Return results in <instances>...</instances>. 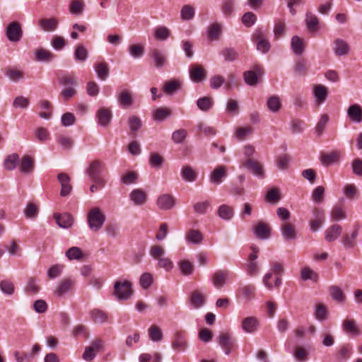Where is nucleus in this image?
<instances>
[{
    "label": "nucleus",
    "mask_w": 362,
    "mask_h": 362,
    "mask_svg": "<svg viewBox=\"0 0 362 362\" xmlns=\"http://www.w3.org/2000/svg\"><path fill=\"white\" fill-rule=\"evenodd\" d=\"M305 23L308 29L310 31L315 32L318 29L319 19L318 18L310 12L306 13Z\"/></svg>",
    "instance_id": "obj_41"
},
{
    "label": "nucleus",
    "mask_w": 362,
    "mask_h": 362,
    "mask_svg": "<svg viewBox=\"0 0 362 362\" xmlns=\"http://www.w3.org/2000/svg\"><path fill=\"white\" fill-rule=\"evenodd\" d=\"M198 108L204 112L209 111L214 105V99L211 97L204 96L197 101Z\"/></svg>",
    "instance_id": "obj_38"
},
{
    "label": "nucleus",
    "mask_w": 362,
    "mask_h": 362,
    "mask_svg": "<svg viewBox=\"0 0 362 362\" xmlns=\"http://www.w3.org/2000/svg\"><path fill=\"white\" fill-rule=\"evenodd\" d=\"M281 232L286 240H293L296 238L297 233L295 226L289 222H284L281 224Z\"/></svg>",
    "instance_id": "obj_18"
},
{
    "label": "nucleus",
    "mask_w": 362,
    "mask_h": 362,
    "mask_svg": "<svg viewBox=\"0 0 362 362\" xmlns=\"http://www.w3.org/2000/svg\"><path fill=\"white\" fill-rule=\"evenodd\" d=\"M181 176L186 182H194L197 177V173L189 166H184L181 170Z\"/></svg>",
    "instance_id": "obj_45"
},
{
    "label": "nucleus",
    "mask_w": 362,
    "mask_h": 362,
    "mask_svg": "<svg viewBox=\"0 0 362 362\" xmlns=\"http://www.w3.org/2000/svg\"><path fill=\"white\" fill-rule=\"evenodd\" d=\"M330 216L332 221H339L346 218V213L341 206L335 205L332 209Z\"/></svg>",
    "instance_id": "obj_49"
},
{
    "label": "nucleus",
    "mask_w": 362,
    "mask_h": 362,
    "mask_svg": "<svg viewBox=\"0 0 362 362\" xmlns=\"http://www.w3.org/2000/svg\"><path fill=\"white\" fill-rule=\"evenodd\" d=\"M182 83L178 80H171L164 83L163 90L167 95H173L180 89Z\"/></svg>",
    "instance_id": "obj_31"
},
{
    "label": "nucleus",
    "mask_w": 362,
    "mask_h": 362,
    "mask_svg": "<svg viewBox=\"0 0 362 362\" xmlns=\"http://www.w3.org/2000/svg\"><path fill=\"white\" fill-rule=\"evenodd\" d=\"M264 73L263 68L255 66L253 70H249L244 73L245 82L249 86H255L258 83V77Z\"/></svg>",
    "instance_id": "obj_9"
},
{
    "label": "nucleus",
    "mask_w": 362,
    "mask_h": 362,
    "mask_svg": "<svg viewBox=\"0 0 362 362\" xmlns=\"http://www.w3.org/2000/svg\"><path fill=\"white\" fill-rule=\"evenodd\" d=\"M87 220L90 229L98 232L103 228L106 217L98 207H94L89 211Z\"/></svg>",
    "instance_id": "obj_2"
},
{
    "label": "nucleus",
    "mask_w": 362,
    "mask_h": 362,
    "mask_svg": "<svg viewBox=\"0 0 362 362\" xmlns=\"http://www.w3.org/2000/svg\"><path fill=\"white\" fill-rule=\"evenodd\" d=\"M300 276L304 281L310 279L316 281L318 279V274L309 267H304L301 269Z\"/></svg>",
    "instance_id": "obj_61"
},
{
    "label": "nucleus",
    "mask_w": 362,
    "mask_h": 362,
    "mask_svg": "<svg viewBox=\"0 0 362 362\" xmlns=\"http://www.w3.org/2000/svg\"><path fill=\"white\" fill-rule=\"evenodd\" d=\"M228 272L227 270H218L211 276V281L216 288H221L226 284Z\"/></svg>",
    "instance_id": "obj_19"
},
{
    "label": "nucleus",
    "mask_w": 362,
    "mask_h": 362,
    "mask_svg": "<svg viewBox=\"0 0 362 362\" xmlns=\"http://www.w3.org/2000/svg\"><path fill=\"white\" fill-rule=\"evenodd\" d=\"M85 4L82 0H74L69 5V12L72 15L79 16L83 12Z\"/></svg>",
    "instance_id": "obj_42"
},
{
    "label": "nucleus",
    "mask_w": 362,
    "mask_h": 362,
    "mask_svg": "<svg viewBox=\"0 0 362 362\" xmlns=\"http://www.w3.org/2000/svg\"><path fill=\"white\" fill-rule=\"evenodd\" d=\"M177 265L180 270V272L184 276H189L193 274L194 267L192 262L187 259L180 260Z\"/></svg>",
    "instance_id": "obj_39"
},
{
    "label": "nucleus",
    "mask_w": 362,
    "mask_h": 362,
    "mask_svg": "<svg viewBox=\"0 0 362 362\" xmlns=\"http://www.w3.org/2000/svg\"><path fill=\"white\" fill-rule=\"evenodd\" d=\"M242 166L247 168L253 175L257 177H263L264 176V169L262 165L257 160L247 158L243 163H242Z\"/></svg>",
    "instance_id": "obj_13"
},
{
    "label": "nucleus",
    "mask_w": 362,
    "mask_h": 362,
    "mask_svg": "<svg viewBox=\"0 0 362 362\" xmlns=\"http://www.w3.org/2000/svg\"><path fill=\"white\" fill-rule=\"evenodd\" d=\"M38 208L37 206L31 202H29L25 209H24V214L27 218H34L38 214Z\"/></svg>",
    "instance_id": "obj_64"
},
{
    "label": "nucleus",
    "mask_w": 362,
    "mask_h": 362,
    "mask_svg": "<svg viewBox=\"0 0 362 362\" xmlns=\"http://www.w3.org/2000/svg\"><path fill=\"white\" fill-rule=\"evenodd\" d=\"M40 29L44 32H54L58 27L59 22L55 18H44L37 22Z\"/></svg>",
    "instance_id": "obj_15"
},
{
    "label": "nucleus",
    "mask_w": 362,
    "mask_h": 362,
    "mask_svg": "<svg viewBox=\"0 0 362 362\" xmlns=\"http://www.w3.org/2000/svg\"><path fill=\"white\" fill-rule=\"evenodd\" d=\"M186 240L193 244H199L203 240V236L199 230H191L186 235Z\"/></svg>",
    "instance_id": "obj_58"
},
{
    "label": "nucleus",
    "mask_w": 362,
    "mask_h": 362,
    "mask_svg": "<svg viewBox=\"0 0 362 362\" xmlns=\"http://www.w3.org/2000/svg\"><path fill=\"white\" fill-rule=\"evenodd\" d=\"M293 70L298 76H305L308 73L307 61L305 59L298 61L293 67Z\"/></svg>",
    "instance_id": "obj_57"
},
{
    "label": "nucleus",
    "mask_w": 362,
    "mask_h": 362,
    "mask_svg": "<svg viewBox=\"0 0 362 362\" xmlns=\"http://www.w3.org/2000/svg\"><path fill=\"white\" fill-rule=\"evenodd\" d=\"M329 293L331 298L338 303H343L346 300L345 293L338 286H331L329 288Z\"/></svg>",
    "instance_id": "obj_27"
},
{
    "label": "nucleus",
    "mask_w": 362,
    "mask_h": 362,
    "mask_svg": "<svg viewBox=\"0 0 362 362\" xmlns=\"http://www.w3.org/2000/svg\"><path fill=\"white\" fill-rule=\"evenodd\" d=\"M358 227L356 226L355 230L351 233V235L345 234L342 238V244L346 248H353L355 245V239L358 235Z\"/></svg>",
    "instance_id": "obj_37"
},
{
    "label": "nucleus",
    "mask_w": 362,
    "mask_h": 362,
    "mask_svg": "<svg viewBox=\"0 0 362 362\" xmlns=\"http://www.w3.org/2000/svg\"><path fill=\"white\" fill-rule=\"evenodd\" d=\"M190 304L194 309H198L202 307L206 302L204 296L198 291H194L192 293L190 296Z\"/></svg>",
    "instance_id": "obj_29"
},
{
    "label": "nucleus",
    "mask_w": 362,
    "mask_h": 362,
    "mask_svg": "<svg viewBox=\"0 0 362 362\" xmlns=\"http://www.w3.org/2000/svg\"><path fill=\"white\" fill-rule=\"evenodd\" d=\"M170 30L165 26H158L154 30L153 36L158 40L165 41L170 36Z\"/></svg>",
    "instance_id": "obj_44"
},
{
    "label": "nucleus",
    "mask_w": 362,
    "mask_h": 362,
    "mask_svg": "<svg viewBox=\"0 0 362 362\" xmlns=\"http://www.w3.org/2000/svg\"><path fill=\"white\" fill-rule=\"evenodd\" d=\"M342 228L339 224H334L329 227L325 232V238L327 242L336 240L341 234Z\"/></svg>",
    "instance_id": "obj_21"
},
{
    "label": "nucleus",
    "mask_w": 362,
    "mask_h": 362,
    "mask_svg": "<svg viewBox=\"0 0 362 362\" xmlns=\"http://www.w3.org/2000/svg\"><path fill=\"white\" fill-rule=\"evenodd\" d=\"M218 216L226 221H228L233 216V209L228 205H221L218 209Z\"/></svg>",
    "instance_id": "obj_48"
},
{
    "label": "nucleus",
    "mask_w": 362,
    "mask_h": 362,
    "mask_svg": "<svg viewBox=\"0 0 362 362\" xmlns=\"http://www.w3.org/2000/svg\"><path fill=\"white\" fill-rule=\"evenodd\" d=\"M92 321L95 324H104L109 320L108 313L98 308H94L90 312Z\"/></svg>",
    "instance_id": "obj_22"
},
{
    "label": "nucleus",
    "mask_w": 362,
    "mask_h": 362,
    "mask_svg": "<svg viewBox=\"0 0 362 362\" xmlns=\"http://www.w3.org/2000/svg\"><path fill=\"white\" fill-rule=\"evenodd\" d=\"M315 317L319 321H324L327 317V310L323 304L316 305Z\"/></svg>",
    "instance_id": "obj_63"
},
{
    "label": "nucleus",
    "mask_w": 362,
    "mask_h": 362,
    "mask_svg": "<svg viewBox=\"0 0 362 362\" xmlns=\"http://www.w3.org/2000/svg\"><path fill=\"white\" fill-rule=\"evenodd\" d=\"M206 72L201 65H192L189 69L190 78L195 83H199L206 78Z\"/></svg>",
    "instance_id": "obj_16"
},
{
    "label": "nucleus",
    "mask_w": 362,
    "mask_h": 362,
    "mask_svg": "<svg viewBox=\"0 0 362 362\" xmlns=\"http://www.w3.org/2000/svg\"><path fill=\"white\" fill-rule=\"evenodd\" d=\"M284 272V265L279 262L271 263V271L267 273L262 279L263 284L268 290L279 288L281 284V276Z\"/></svg>",
    "instance_id": "obj_1"
},
{
    "label": "nucleus",
    "mask_w": 362,
    "mask_h": 362,
    "mask_svg": "<svg viewBox=\"0 0 362 362\" xmlns=\"http://www.w3.org/2000/svg\"><path fill=\"white\" fill-rule=\"evenodd\" d=\"M175 198L170 194H162L156 200V205L160 210H170L175 205Z\"/></svg>",
    "instance_id": "obj_8"
},
{
    "label": "nucleus",
    "mask_w": 362,
    "mask_h": 362,
    "mask_svg": "<svg viewBox=\"0 0 362 362\" xmlns=\"http://www.w3.org/2000/svg\"><path fill=\"white\" fill-rule=\"evenodd\" d=\"M217 341L226 355H229L231 353L235 344V339L228 333H221L217 338Z\"/></svg>",
    "instance_id": "obj_6"
},
{
    "label": "nucleus",
    "mask_w": 362,
    "mask_h": 362,
    "mask_svg": "<svg viewBox=\"0 0 362 362\" xmlns=\"http://www.w3.org/2000/svg\"><path fill=\"white\" fill-rule=\"evenodd\" d=\"M151 56L157 68H160L165 65L166 57L161 51L158 49H153L151 50Z\"/></svg>",
    "instance_id": "obj_36"
},
{
    "label": "nucleus",
    "mask_w": 362,
    "mask_h": 362,
    "mask_svg": "<svg viewBox=\"0 0 362 362\" xmlns=\"http://www.w3.org/2000/svg\"><path fill=\"white\" fill-rule=\"evenodd\" d=\"M327 88L322 85H317L314 89V95L318 104L324 103L327 97Z\"/></svg>",
    "instance_id": "obj_40"
},
{
    "label": "nucleus",
    "mask_w": 362,
    "mask_h": 362,
    "mask_svg": "<svg viewBox=\"0 0 362 362\" xmlns=\"http://www.w3.org/2000/svg\"><path fill=\"white\" fill-rule=\"evenodd\" d=\"M187 136V131L185 129H179L172 134V141L175 144H181Z\"/></svg>",
    "instance_id": "obj_60"
},
{
    "label": "nucleus",
    "mask_w": 362,
    "mask_h": 362,
    "mask_svg": "<svg viewBox=\"0 0 362 362\" xmlns=\"http://www.w3.org/2000/svg\"><path fill=\"white\" fill-rule=\"evenodd\" d=\"M5 75L12 81L16 82L24 77V74L22 71L13 69L10 66L5 68Z\"/></svg>",
    "instance_id": "obj_35"
},
{
    "label": "nucleus",
    "mask_w": 362,
    "mask_h": 362,
    "mask_svg": "<svg viewBox=\"0 0 362 362\" xmlns=\"http://www.w3.org/2000/svg\"><path fill=\"white\" fill-rule=\"evenodd\" d=\"M132 284L128 281H117L114 285V295L119 300H126L132 295Z\"/></svg>",
    "instance_id": "obj_4"
},
{
    "label": "nucleus",
    "mask_w": 362,
    "mask_h": 362,
    "mask_svg": "<svg viewBox=\"0 0 362 362\" xmlns=\"http://www.w3.org/2000/svg\"><path fill=\"white\" fill-rule=\"evenodd\" d=\"M34 56L35 61L43 62H49L55 57V55L51 51L43 48L35 49L34 51Z\"/></svg>",
    "instance_id": "obj_25"
},
{
    "label": "nucleus",
    "mask_w": 362,
    "mask_h": 362,
    "mask_svg": "<svg viewBox=\"0 0 362 362\" xmlns=\"http://www.w3.org/2000/svg\"><path fill=\"white\" fill-rule=\"evenodd\" d=\"M221 54L226 62H234L238 57V52L233 47H226L223 49Z\"/></svg>",
    "instance_id": "obj_51"
},
{
    "label": "nucleus",
    "mask_w": 362,
    "mask_h": 362,
    "mask_svg": "<svg viewBox=\"0 0 362 362\" xmlns=\"http://www.w3.org/2000/svg\"><path fill=\"white\" fill-rule=\"evenodd\" d=\"M6 35L11 42H18L23 36V30L19 23L14 21L11 23L6 28Z\"/></svg>",
    "instance_id": "obj_5"
},
{
    "label": "nucleus",
    "mask_w": 362,
    "mask_h": 362,
    "mask_svg": "<svg viewBox=\"0 0 362 362\" xmlns=\"http://www.w3.org/2000/svg\"><path fill=\"white\" fill-rule=\"evenodd\" d=\"M57 180L61 185L60 195L62 197L69 195L73 189L70 177L64 173H61L58 174Z\"/></svg>",
    "instance_id": "obj_10"
},
{
    "label": "nucleus",
    "mask_w": 362,
    "mask_h": 362,
    "mask_svg": "<svg viewBox=\"0 0 362 362\" xmlns=\"http://www.w3.org/2000/svg\"><path fill=\"white\" fill-rule=\"evenodd\" d=\"M252 40L257 42V49L263 52H267L270 49L269 42L263 37L262 31L257 30L252 35Z\"/></svg>",
    "instance_id": "obj_14"
},
{
    "label": "nucleus",
    "mask_w": 362,
    "mask_h": 362,
    "mask_svg": "<svg viewBox=\"0 0 362 362\" xmlns=\"http://www.w3.org/2000/svg\"><path fill=\"white\" fill-rule=\"evenodd\" d=\"M342 329L344 332L353 336H358L361 334L356 322L354 319H345L342 322Z\"/></svg>",
    "instance_id": "obj_24"
},
{
    "label": "nucleus",
    "mask_w": 362,
    "mask_h": 362,
    "mask_svg": "<svg viewBox=\"0 0 362 362\" xmlns=\"http://www.w3.org/2000/svg\"><path fill=\"white\" fill-rule=\"evenodd\" d=\"M129 199L135 206H143L148 200V194L144 189L136 188L130 192Z\"/></svg>",
    "instance_id": "obj_12"
},
{
    "label": "nucleus",
    "mask_w": 362,
    "mask_h": 362,
    "mask_svg": "<svg viewBox=\"0 0 362 362\" xmlns=\"http://www.w3.org/2000/svg\"><path fill=\"white\" fill-rule=\"evenodd\" d=\"M267 106L271 112H277L281 107L279 98L276 95L269 97L267 102Z\"/></svg>",
    "instance_id": "obj_53"
},
{
    "label": "nucleus",
    "mask_w": 362,
    "mask_h": 362,
    "mask_svg": "<svg viewBox=\"0 0 362 362\" xmlns=\"http://www.w3.org/2000/svg\"><path fill=\"white\" fill-rule=\"evenodd\" d=\"M96 117L98 119V123L100 126L107 127L111 122L112 115L110 109L102 107L98 110Z\"/></svg>",
    "instance_id": "obj_17"
},
{
    "label": "nucleus",
    "mask_w": 362,
    "mask_h": 362,
    "mask_svg": "<svg viewBox=\"0 0 362 362\" xmlns=\"http://www.w3.org/2000/svg\"><path fill=\"white\" fill-rule=\"evenodd\" d=\"M259 327V320L257 317L249 316L243 319L241 322V328L245 333L253 334L256 332Z\"/></svg>",
    "instance_id": "obj_7"
},
{
    "label": "nucleus",
    "mask_w": 362,
    "mask_h": 362,
    "mask_svg": "<svg viewBox=\"0 0 362 362\" xmlns=\"http://www.w3.org/2000/svg\"><path fill=\"white\" fill-rule=\"evenodd\" d=\"M105 169V163L100 160H94L86 170V174L91 181H97L98 184H103L105 180L103 176V170Z\"/></svg>",
    "instance_id": "obj_3"
},
{
    "label": "nucleus",
    "mask_w": 362,
    "mask_h": 362,
    "mask_svg": "<svg viewBox=\"0 0 362 362\" xmlns=\"http://www.w3.org/2000/svg\"><path fill=\"white\" fill-rule=\"evenodd\" d=\"M334 52L337 56H343L348 54L349 46L347 42L341 39H336L334 42Z\"/></svg>",
    "instance_id": "obj_32"
},
{
    "label": "nucleus",
    "mask_w": 362,
    "mask_h": 362,
    "mask_svg": "<svg viewBox=\"0 0 362 362\" xmlns=\"http://www.w3.org/2000/svg\"><path fill=\"white\" fill-rule=\"evenodd\" d=\"M347 115L354 122L360 123L362 121V108L358 104L350 105L347 110Z\"/></svg>",
    "instance_id": "obj_23"
},
{
    "label": "nucleus",
    "mask_w": 362,
    "mask_h": 362,
    "mask_svg": "<svg viewBox=\"0 0 362 362\" xmlns=\"http://www.w3.org/2000/svg\"><path fill=\"white\" fill-rule=\"evenodd\" d=\"M254 233L260 239H267L270 236V228L267 224L259 222L254 228Z\"/></svg>",
    "instance_id": "obj_30"
},
{
    "label": "nucleus",
    "mask_w": 362,
    "mask_h": 362,
    "mask_svg": "<svg viewBox=\"0 0 362 362\" xmlns=\"http://www.w3.org/2000/svg\"><path fill=\"white\" fill-rule=\"evenodd\" d=\"M19 162V156L17 153H12L7 156L4 162L5 168L8 170H12L16 168Z\"/></svg>",
    "instance_id": "obj_50"
},
{
    "label": "nucleus",
    "mask_w": 362,
    "mask_h": 362,
    "mask_svg": "<svg viewBox=\"0 0 362 362\" xmlns=\"http://www.w3.org/2000/svg\"><path fill=\"white\" fill-rule=\"evenodd\" d=\"M194 8L190 5H185L180 11V17L183 21L192 20L194 16Z\"/></svg>",
    "instance_id": "obj_56"
},
{
    "label": "nucleus",
    "mask_w": 362,
    "mask_h": 362,
    "mask_svg": "<svg viewBox=\"0 0 362 362\" xmlns=\"http://www.w3.org/2000/svg\"><path fill=\"white\" fill-rule=\"evenodd\" d=\"M88 56L87 49L83 45H78L74 51V58L78 62H84Z\"/></svg>",
    "instance_id": "obj_55"
},
{
    "label": "nucleus",
    "mask_w": 362,
    "mask_h": 362,
    "mask_svg": "<svg viewBox=\"0 0 362 362\" xmlns=\"http://www.w3.org/2000/svg\"><path fill=\"white\" fill-rule=\"evenodd\" d=\"M57 224L63 228H70L74 223V219L71 214L65 213L63 214H54Z\"/></svg>",
    "instance_id": "obj_26"
},
{
    "label": "nucleus",
    "mask_w": 362,
    "mask_h": 362,
    "mask_svg": "<svg viewBox=\"0 0 362 362\" xmlns=\"http://www.w3.org/2000/svg\"><path fill=\"white\" fill-rule=\"evenodd\" d=\"M172 346L175 350L184 351L187 348V341L181 335L177 334L173 341Z\"/></svg>",
    "instance_id": "obj_62"
},
{
    "label": "nucleus",
    "mask_w": 362,
    "mask_h": 362,
    "mask_svg": "<svg viewBox=\"0 0 362 362\" xmlns=\"http://www.w3.org/2000/svg\"><path fill=\"white\" fill-rule=\"evenodd\" d=\"M139 175L135 171H130L123 175L121 177V182L124 185H132L135 184L138 181Z\"/></svg>",
    "instance_id": "obj_54"
},
{
    "label": "nucleus",
    "mask_w": 362,
    "mask_h": 362,
    "mask_svg": "<svg viewBox=\"0 0 362 362\" xmlns=\"http://www.w3.org/2000/svg\"><path fill=\"white\" fill-rule=\"evenodd\" d=\"M291 47L296 54H301L304 51L303 40L297 35L293 36L291 39Z\"/></svg>",
    "instance_id": "obj_47"
},
{
    "label": "nucleus",
    "mask_w": 362,
    "mask_h": 362,
    "mask_svg": "<svg viewBox=\"0 0 362 362\" xmlns=\"http://www.w3.org/2000/svg\"><path fill=\"white\" fill-rule=\"evenodd\" d=\"M65 255L69 260H81L84 256L81 249L78 247H70Z\"/></svg>",
    "instance_id": "obj_46"
},
{
    "label": "nucleus",
    "mask_w": 362,
    "mask_h": 362,
    "mask_svg": "<svg viewBox=\"0 0 362 362\" xmlns=\"http://www.w3.org/2000/svg\"><path fill=\"white\" fill-rule=\"evenodd\" d=\"M227 176V169L224 165L216 167L210 176L211 182L219 185L222 182V179Z\"/></svg>",
    "instance_id": "obj_20"
},
{
    "label": "nucleus",
    "mask_w": 362,
    "mask_h": 362,
    "mask_svg": "<svg viewBox=\"0 0 362 362\" xmlns=\"http://www.w3.org/2000/svg\"><path fill=\"white\" fill-rule=\"evenodd\" d=\"M98 77L102 80H106L110 74V67L105 62H99L94 66Z\"/></svg>",
    "instance_id": "obj_28"
},
{
    "label": "nucleus",
    "mask_w": 362,
    "mask_h": 362,
    "mask_svg": "<svg viewBox=\"0 0 362 362\" xmlns=\"http://www.w3.org/2000/svg\"><path fill=\"white\" fill-rule=\"evenodd\" d=\"M118 101L119 104L127 107L133 104V95L132 93L127 90H122L118 95Z\"/></svg>",
    "instance_id": "obj_34"
},
{
    "label": "nucleus",
    "mask_w": 362,
    "mask_h": 362,
    "mask_svg": "<svg viewBox=\"0 0 362 362\" xmlns=\"http://www.w3.org/2000/svg\"><path fill=\"white\" fill-rule=\"evenodd\" d=\"M74 286V281L65 279L60 281L55 289L54 290V294L57 297H62L68 292L71 291Z\"/></svg>",
    "instance_id": "obj_11"
},
{
    "label": "nucleus",
    "mask_w": 362,
    "mask_h": 362,
    "mask_svg": "<svg viewBox=\"0 0 362 362\" xmlns=\"http://www.w3.org/2000/svg\"><path fill=\"white\" fill-rule=\"evenodd\" d=\"M148 336L153 341H160L163 339L162 331L157 325H152L148 329Z\"/></svg>",
    "instance_id": "obj_59"
},
{
    "label": "nucleus",
    "mask_w": 362,
    "mask_h": 362,
    "mask_svg": "<svg viewBox=\"0 0 362 362\" xmlns=\"http://www.w3.org/2000/svg\"><path fill=\"white\" fill-rule=\"evenodd\" d=\"M34 169V160L28 155L23 156L19 170L23 173H30Z\"/></svg>",
    "instance_id": "obj_33"
},
{
    "label": "nucleus",
    "mask_w": 362,
    "mask_h": 362,
    "mask_svg": "<svg viewBox=\"0 0 362 362\" xmlns=\"http://www.w3.org/2000/svg\"><path fill=\"white\" fill-rule=\"evenodd\" d=\"M171 115V110L168 107H158L157 108L153 115V118L156 121L162 122L166 118L170 117Z\"/></svg>",
    "instance_id": "obj_43"
},
{
    "label": "nucleus",
    "mask_w": 362,
    "mask_h": 362,
    "mask_svg": "<svg viewBox=\"0 0 362 362\" xmlns=\"http://www.w3.org/2000/svg\"><path fill=\"white\" fill-rule=\"evenodd\" d=\"M339 160V155L337 152H332L330 153H325L321 156V161L324 165H329L338 162Z\"/></svg>",
    "instance_id": "obj_52"
}]
</instances>
